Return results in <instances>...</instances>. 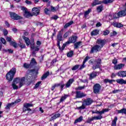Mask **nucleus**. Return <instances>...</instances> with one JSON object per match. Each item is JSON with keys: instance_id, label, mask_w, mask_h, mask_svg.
<instances>
[{"instance_id": "1", "label": "nucleus", "mask_w": 126, "mask_h": 126, "mask_svg": "<svg viewBox=\"0 0 126 126\" xmlns=\"http://www.w3.org/2000/svg\"><path fill=\"white\" fill-rule=\"evenodd\" d=\"M22 38L25 40L26 46L28 47L30 45V47L32 50H33L34 52H38V51H40V48H39V46H35V40H34V39H32L30 41V39H29V38L25 36H23Z\"/></svg>"}, {"instance_id": "2", "label": "nucleus", "mask_w": 126, "mask_h": 126, "mask_svg": "<svg viewBox=\"0 0 126 126\" xmlns=\"http://www.w3.org/2000/svg\"><path fill=\"white\" fill-rule=\"evenodd\" d=\"M16 74V68L12 67L5 75L6 80L8 82H11L14 78V76Z\"/></svg>"}, {"instance_id": "3", "label": "nucleus", "mask_w": 126, "mask_h": 126, "mask_svg": "<svg viewBox=\"0 0 126 126\" xmlns=\"http://www.w3.org/2000/svg\"><path fill=\"white\" fill-rule=\"evenodd\" d=\"M89 63L93 65V69L94 70L96 69V68H100L101 67L102 63V60L100 58H96L95 60L93 61L92 60L89 61Z\"/></svg>"}, {"instance_id": "4", "label": "nucleus", "mask_w": 126, "mask_h": 126, "mask_svg": "<svg viewBox=\"0 0 126 126\" xmlns=\"http://www.w3.org/2000/svg\"><path fill=\"white\" fill-rule=\"evenodd\" d=\"M9 14L10 18L13 19V20H21V19H23V17L19 16L14 12H9Z\"/></svg>"}, {"instance_id": "5", "label": "nucleus", "mask_w": 126, "mask_h": 126, "mask_svg": "<svg viewBox=\"0 0 126 126\" xmlns=\"http://www.w3.org/2000/svg\"><path fill=\"white\" fill-rule=\"evenodd\" d=\"M21 9L24 13L23 15L26 18H29L30 17H32L33 16L32 13H31L30 11H28L27 8L22 6Z\"/></svg>"}, {"instance_id": "6", "label": "nucleus", "mask_w": 126, "mask_h": 126, "mask_svg": "<svg viewBox=\"0 0 126 126\" xmlns=\"http://www.w3.org/2000/svg\"><path fill=\"white\" fill-rule=\"evenodd\" d=\"M41 11V7H34L32 9V16H38L40 14V12Z\"/></svg>"}, {"instance_id": "7", "label": "nucleus", "mask_w": 126, "mask_h": 126, "mask_svg": "<svg viewBox=\"0 0 126 126\" xmlns=\"http://www.w3.org/2000/svg\"><path fill=\"white\" fill-rule=\"evenodd\" d=\"M65 85L64 83H63V82L55 84L52 86L51 90L53 91V90H55V88H56V87H60L61 91H63V87H64Z\"/></svg>"}, {"instance_id": "8", "label": "nucleus", "mask_w": 126, "mask_h": 126, "mask_svg": "<svg viewBox=\"0 0 126 126\" xmlns=\"http://www.w3.org/2000/svg\"><path fill=\"white\" fill-rule=\"evenodd\" d=\"M15 79H17L16 82L17 83H19V87H22L24 84H25V77H23L22 78L20 77H16Z\"/></svg>"}, {"instance_id": "9", "label": "nucleus", "mask_w": 126, "mask_h": 126, "mask_svg": "<svg viewBox=\"0 0 126 126\" xmlns=\"http://www.w3.org/2000/svg\"><path fill=\"white\" fill-rule=\"evenodd\" d=\"M30 107H33V104L29 103H26L24 104V108L23 109V113H25L27 111H29V112H31L32 109L30 108Z\"/></svg>"}, {"instance_id": "10", "label": "nucleus", "mask_w": 126, "mask_h": 126, "mask_svg": "<svg viewBox=\"0 0 126 126\" xmlns=\"http://www.w3.org/2000/svg\"><path fill=\"white\" fill-rule=\"evenodd\" d=\"M102 50L98 45L95 44L91 48L90 53L94 54V53H97L98 52H100Z\"/></svg>"}, {"instance_id": "11", "label": "nucleus", "mask_w": 126, "mask_h": 126, "mask_svg": "<svg viewBox=\"0 0 126 126\" xmlns=\"http://www.w3.org/2000/svg\"><path fill=\"white\" fill-rule=\"evenodd\" d=\"M63 40V33L62 32H59L57 35V46L59 47V49L61 50V41Z\"/></svg>"}, {"instance_id": "12", "label": "nucleus", "mask_w": 126, "mask_h": 126, "mask_svg": "<svg viewBox=\"0 0 126 126\" xmlns=\"http://www.w3.org/2000/svg\"><path fill=\"white\" fill-rule=\"evenodd\" d=\"M6 40L7 42H9L10 46H12L15 49L17 48V43L11 40V37L7 36Z\"/></svg>"}, {"instance_id": "13", "label": "nucleus", "mask_w": 126, "mask_h": 126, "mask_svg": "<svg viewBox=\"0 0 126 126\" xmlns=\"http://www.w3.org/2000/svg\"><path fill=\"white\" fill-rule=\"evenodd\" d=\"M94 93V94H98L100 92V89H101V85L99 84H95L93 87Z\"/></svg>"}, {"instance_id": "14", "label": "nucleus", "mask_w": 126, "mask_h": 126, "mask_svg": "<svg viewBox=\"0 0 126 126\" xmlns=\"http://www.w3.org/2000/svg\"><path fill=\"white\" fill-rule=\"evenodd\" d=\"M101 118L102 117L101 116H94V117H92L91 118H88L86 123L87 124H91V122H93V121H94V120H96V121H98V120H101Z\"/></svg>"}, {"instance_id": "15", "label": "nucleus", "mask_w": 126, "mask_h": 126, "mask_svg": "<svg viewBox=\"0 0 126 126\" xmlns=\"http://www.w3.org/2000/svg\"><path fill=\"white\" fill-rule=\"evenodd\" d=\"M96 43L97 44L96 45H97L100 49H102L105 45V40L103 39H98L96 40Z\"/></svg>"}, {"instance_id": "16", "label": "nucleus", "mask_w": 126, "mask_h": 126, "mask_svg": "<svg viewBox=\"0 0 126 126\" xmlns=\"http://www.w3.org/2000/svg\"><path fill=\"white\" fill-rule=\"evenodd\" d=\"M75 94H76L75 97L78 99L83 98V97H85V96H86V94L80 91H76L75 92Z\"/></svg>"}, {"instance_id": "17", "label": "nucleus", "mask_w": 126, "mask_h": 126, "mask_svg": "<svg viewBox=\"0 0 126 126\" xmlns=\"http://www.w3.org/2000/svg\"><path fill=\"white\" fill-rule=\"evenodd\" d=\"M94 101L93 99H92L91 98H88L84 100L83 101V103L85 104L86 106H90L93 103Z\"/></svg>"}, {"instance_id": "18", "label": "nucleus", "mask_w": 126, "mask_h": 126, "mask_svg": "<svg viewBox=\"0 0 126 126\" xmlns=\"http://www.w3.org/2000/svg\"><path fill=\"white\" fill-rule=\"evenodd\" d=\"M76 40H77V36L75 35H72L68 38V40L67 42L69 43V44L71 43L74 44V43H75V42H76Z\"/></svg>"}, {"instance_id": "19", "label": "nucleus", "mask_w": 126, "mask_h": 126, "mask_svg": "<svg viewBox=\"0 0 126 126\" xmlns=\"http://www.w3.org/2000/svg\"><path fill=\"white\" fill-rule=\"evenodd\" d=\"M26 84L28 85V86H29V85H31L33 83V78H32L30 76H28L27 77H26Z\"/></svg>"}, {"instance_id": "20", "label": "nucleus", "mask_w": 126, "mask_h": 126, "mask_svg": "<svg viewBox=\"0 0 126 126\" xmlns=\"http://www.w3.org/2000/svg\"><path fill=\"white\" fill-rule=\"evenodd\" d=\"M125 67V64L120 63L118 64L114 65V68L115 70H120L123 69Z\"/></svg>"}, {"instance_id": "21", "label": "nucleus", "mask_w": 126, "mask_h": 126, "mask_svg": "<svg viewBox=\"0 0 126 126\" xmlns=\"http://www.w3.org/2000/svg\"><path fill=\"white\" fill-rule=\"evenodd\" d=\"M73 82H74V79H69L66 84H64L65 88H69L71 86Z\"/></svg>"}, {"instance_id": "22", "label": "nucleus", "mask_w": 126, "mask_h": 126, "mask_svg": "<svg viewBox=\"0 0 126 126\" xmlns=\"http://www.w3.org/2000/svg\"><path fill=\"white\" fill-rule=\"evenodd\" d=\"M88 75L89 76V79H90V80H92L93 78H95V77H96V76L98 75V72L93 71L90 74H88Z\"/></svg>"}, {"instance_id": "23", "label": "nucleus", "mask_w": 126, "mask_h": 126, "mask_svg": "<svg viewBox=\"0 0 126 126\" xmlns=\"http://www.w3.org/2000/svg\"><path fill=\"white\" fill-rule=\"evenodd\" d=\"M16 80H17V79L14 78L12 84V86L14 90H16L18 89V86L16 85V84H17L18 83H17Z\"/></svg>"}, {"instance_id": "24", "label": "nucleus", "mask_w": 126, "mask_h": 126, "mask_svg": "<svg viewBox=\"0 0 126 126\" xmlns=\"http://www.w3.org/2000/svg\"><path fill=\"white\" fill-rule=\"evenodd\" d=\"M37 64V62H36V60L35 58H32L30 63V65H31V67H34Z\"/></svg>"}, {"instance_id": "25", "label": "nucleus", "mask_w": 126, "mask_h": 126, "mask_svg": "<svg viewBox=\"0 0 126 126\" xmlns=\"http://www.w3.org/2000/svg\"><path fill=\"white\" fill-rule=\"evenodd\" d=\"M58 7H55L53 6H50L48 9V11H51V12H56L58 10Z\"/></svg>"}, {"instance_id": "26", "label": "nucleus", "mask_w": 126, "mask_h": 126, "mask_svg": "<svg viewBox=\"0 0 126 126\" xmlns=\"http://www.w3.org/2000/svg\"><path fill=\"white\" fill-rule=\"evenodd\" d=\"M117 75L119 77H126L125 71H120L117 73Z\"/></svg>"}, {"instance_id": "27", "label": "nucleus", "mask_w": 126, "mask_h": 126, "mask_svg": "<svg viewBox=\"0 0 126 126\" xmlns=\"http://www.w3.org/2000/svg\"><path fill=\"white\" fill-rule=\"evenodd\" d=\"M67 97H69V95L64 94V95L61 97L60 100V103H63V102L64 101V100H65Z\"/></svg>"}, {"instance_id": "28", "label": "nucleus", "mask_w": 126, "mask_h": 126, "mask_svg": "<svg viewBox=\"0 0 126 126\" xmlns=\"http://www.w3.org/2000/svg\"><path fill=\"white\" fill-rule=\"evenodd\" d=\"M116 82H117V83H119V84H121L122 85H123V84H126V80H125L123 79H119L116 80Z\"/></svg>"}, {"instance_id": "29", "label": "nucleus", "mask_w": 126, "mask_h": 126, "mask_svg": "<svg viewBox=\"0 0 126 126\" xmlns=\"http://www.w3.org/2000/svg\"><path fill=\"white\" fill-rule=\"evenodd\" d=\"M102 3L101 1H99V0H94V2L92 3V6H95V5H97V4H101Z\"/></svg>"}, {"instance_id": "30", "label": "nucleus", "mask_w": 126, "mask_h": 126, "mask_svg": "<svg viewBox=\"0 0 126 126\" xmlns=\"http://www.w3.org/2000/svg\"><path fill=\"white\" fill-rule=\"evenodd\" d=\"M118 114H122V115H126V109L123 108L121 110H117Z\"/></svg>"}, {"instance_id": "31", "label": "nucleus", "mask_w": 126, "mask_h": 126, "mask_svg": "<svg viewBox=\"0 0 126 126\" xmlns=\"http://www.w3.org/2000/svg\"><path fill=\"white\" fill-rule=\"evenodd\" d=\"M73 24V21H71L68 23H67L65 24L64 26V28L65 29H66V28H68V27H69V26L72 25Z\"/></svg>"}, {"instance_id": "32", "label": "nucleus", "mask_w": 126, "mask_h": 126, "mask_svg": "<svg viewBox=\"0 0 126 126\" xmlns=\"http://www.w3.org/2000/svg\"><path fill=\"white\" fill-rule=\"evenodd\" d=\"M98 34H99V30H94L91 33L92 36H96L98 35Z\"/></svg>"}, {"instance_id": "33", "label": "nucleus", "mask_w": 126, "mask_h": 126, "mask_svg": "<svg viewBox=\"0 0 126 126\" xmlns=\"http://www.w3.org/2000/svg\"><path fill=\"white\" fill-rule=\"evenodd\" d=\"M92 11V9L91 8L88 9L87 11H86L84 13V16L85 18H87V16L88 15H89V13H90Z\"/></svg>"}, {"instance_id": "34", "label": "nucleus", "mask_w": 126, "mask_h": 126, "mask_svg": "<svg viewBox=\"0 0 126 126\" xmlns=\"http://www.w3.org/2000/svg\"><path fill=\"white\" fill-rule=\"evenodd\" d=\"M67 45H69V43L68 42H66L65 43L63 44L62 48H61V49H59V50L63 52V50L65 48V47H66Z\"/></svg>"}, {"instance_id": "35", "label": "nucleus", "mask_w": 126, "mask_h": 126, "mask_svg": "<svg viewBox=\"0 0 126 126\" xmlns=\"http://www.w3.org/2000/svg\"><path fill=\"white\" fill-rule=\"evenodd\" d=\"M83 120V116H80L78 119H76L74 122V124H77L78 123H81V122H82V120Z\"/></svg>"}, {"instance_id": "36", "label": "nucleus", "mask_w": 126, "mask_h": 126, "mask_svg": "<svg viewBox=\"0 0 126 126\" xmlns=\"http://www.w3.org/2000/svg\"><path fill=\"white\" fill-rule=\"evenodd\" d=\"M118 121V117H115L114 119L112 121L111 126H117V121Z\"/></svg>"}, {"instance_id": "37", "label": "nucleus", "mask_w": 126, "mask_h": 126, "mask_svg": "<svg viewBox=\"0 0 126 126\" xmlns=\"http://www.w3.org/2000/svg\"><path fill=\"white\" fill-rule=\"evenodd\" d=\"M113 25L115 27H117L118 28H121V27H123V24L119 23H113Z\"/></svg>"}, {"instance_id": "38", "label": "nucleus", "mask_w": 126, "mask_h": 126, "mask_svg": "<svg viewBox=\"0 0 126 126\" xmlns=\"http://www.w3.org/2000/svg\"><path fill=\"white\" fill-rule=\"evenodd\" d=\"M14 105V103H8L5 107L6 110H8L9 111L10 110V107L13 106Z\"/></svg>"}, {"instance_id": "39", "label": "nucleus", "mask_w": 126, "mask_h": 126, "mask_svg": "<svg viewBox=\"0 0 126 126\" xmlns=\"http://www.w3.org/2000/svg\"><path fill=\"white\" fill-rule=\"evenodd\" d=\"M114 1V0H103L102 3L104 4H108V3H112Z\"/></svg>"}, {"instance_id": "40", "label": "nucleus", "mask_w": 126, "mask_h": 126, "mask_svg": "<svg viewBox=\"0 0 126 126\" xmlns=\"http://www.w3.org/2000/svg\"><path fill=\"white\" fill-rule=\"evenodd\" d=\"M103 5H100L97 6V8H96L97 12H101V11L103 10Z\"/></svg>"}, {"instance_id": "41", "label": "nucleus", "mask_w": 126, "mask_h": 126, "mask_svg": "<svg viewBox=\"0 0 126 126\" xmlns=\"http://www.w3.org/2000/svg\"><path fill=\"white\" fill-rule=\"evenodd\" d=\"M3 52H4V53H7V52H9V54H13V50L10 49H8L7 50L6 49H3Z\"/></svg>"}, {"instance_id": "42", "label": "nucleus", "mask_w": 126, "mask_h": 126, "mask_svg": "<svg viewBox=\"0 0 126 126\" xmlns=\"http://www.w3.org/2000/svg\"><path fill=\"white\" fill-rule=\"evenodd\" d=\"M86 105L82 102V104L81 106H80L79 107H77L78 110H84V109H86Z\"/></svg>"}, {"instance_id": "43", "label": "nucleus", "mask_w": 126, "mask_h": 126, "mask_svg": "<svg viewBox=\"0 0 126 126\" xmlns=\"http://www.w3.org/2000/svg\"><path fill=\"white\" fill-rule=\"evenodd\" d=\"M80 44H81V42L79 41L77 42H76L75 43H74V49H78V47H79V46H80Z\"/></svg>"}, {"instance_id": "44", "label": "nucleus", "mask_w": 126, "mask_h": 126, "mask_svg": "<svg viewBox=\"0 0 126 126\" xmlns=\"http://www.w3.org/2000/svg\"><path fill=\"white\" fill-rule=\"evenodd\" d=\"M48 77V71H47L45 74H44L41 78V80H44Z\"/></svg>"}, {"instance_id": "45", "label": "nucleus", "mask_w": 126, "mask_h": 126, "mask_svg": "<svg viewBox=\"0 0 126 126\" xmlns=\"http://www.w3.org/2000/svg\"><path fill=\"white\" fill-rule=\"evenodd\" d=\"M18 45L19 47L21 48V49H25V48H26V45H25V44L22 43L21 42L20 44H18Z\"/></svg>"}, {"instance_id": "46", "label": "nucleus", "mask_w": 126, "mask_h": 126, "mask_svg": "<svg viewBox=\"0 0 126 126\" xmlns=\"http://www.w3.org/2000/svg\"><path fill=\"white\" fill-rule=\"evenodd\" d=\"M73 56V52L72 51H70V52H68L67 54V57L68 58H71Z\"/></svg>"}, {"instance_id": "47", "label": "nucleus", "mask_w": 126, "mask_h": 126, "mask_svg": "<svg viewBox=\"0 0 126 126\" xmlns=\"http://www.w3.org/2000/svg\"><path fill=\"white\" fill-rule=\"evenodd\" d=\"M41 83H42L41 81L37 82V83L34 86V87H33V89H36L38 88V87H39V86H40V84H41Z\"/></svg>"}, {"instance_id": "48", "label": "nucleus", "mask_w": 126, "mask_h": 126, "mask_svg": "<svg viewBox=\"0 0 126 126\" xmlns=\"http://www.w3.org/2000/svg\"><path fill=\"white\" fill-rule=\"evenodd\" d=\"M0 40L1 41V43L3 44L4 45H6V40L3 37H0Z\"/></svg>"}, {"instance_id": "49", "label": "nucleus", "mask_w": 126, "mask_h": 126, "mask_svg": "<svg viewBox=\"0 0 126 126\" xmlns=\"http://www.w3.org/2000/svg\"><path fill=\"white\" fill-rule=\"evenodd\" d=\"M119 17H120V16L119 15V13H116L113 15V19H117V18H119Z\"/></svg>"}, {"instance_id": "50", "label": "nucleus", "mask_w": 126, "mask_h": 126, "mask_svg": "<svg viewBox=\"0 0 126 126\" xmlns=\"http://www.w3.org/2000/svg\"><path fill=\"white\" fill-rule=\"evenodd\" d=\"M86 87V86H85V85H84L83 86L81 87V86H80V87H78L77 88H76V90H82L83 89H84Z\"/></svg>"}, {"instance_id": "51", "label": "nucleus", "mask_w": 126, "mask_h": 126, "mask_svg": "<svg viewBox=\"0 0 126 126\" xmlns=\"http://www.w3.org/2000/svg\"><path fill=\"white\" fill-rule=\"evenodd\" d=\"M80 66L79 64L75 65L72 68V70H76Z\"/></svg>"}, {"instance_id": "52", "label": "nucleus", "mask_w": 126, "mask_h": 126, "mask_svg": "<svg viewBox=\"0 0 126 126\" xmlns=\"http://www.w3.org/2000/svg\"><path fill=\"white\" fill-rule=\"evenodd\" d=\"M95 114H99V115L97 117H101V119H103V116H102V111H95Z\"/></svg>"}, {"instance_id": "53", "label": "nucleus", "mask_w": 126, "mask_h": 126, "mask_svg": "<svg viewBox=\"0 0 126 126\" xmlns=\"http://www.w3.org/2000/svg\"><path fill=\"white\" fill-rule=\"evenodd\" d=\"M36 26H40V27H44V24L43 23H41L39 22H38L36 23Z\"/></svg>"}, {"instance_id": "54", "label": "nucleus", "mask_w": 126, "mask_h": 126, "mask_svg": "<svg viewBox=\"0 0 126 126\" xmlns=\"http://www.w3.org/2000/svg\"><path fill=\"white\" fill-rule=\"evenodd\" d=\"M23 66L25 67V68H29V67H31L30 64H27V63H24Z\"/></svg>"}, {"instance_id": "55", "label": "nucleus", "mask_w": 126, "mask_h": 126, "mask_svg": "<svg viewBox=\"0 0 126 126\" xmlns=\"http://www.w3.org/2000/svg\"><path fill=\"white\" fill-rule=\"evenodd\" d=\"M3 34L4 36H7V34H8V31H7V30L4 29L3 31Z\"/></svg>"}, {"instance_id": "56", "label": "nucleus", "mask_w": 126, "mask_h": 126, "mask_svg": "<svg viewBox=\"0 0 126 126\" xmlns=\"http://www.w3.org/2000/svg\"><path fill=\"white\" fill-rule=\"evenodd\" d=\"M85 63H83V64L82 65H79V69L80 70H81V69H83V68H84V67H85Z\"/></svg>"}, {"instance_id": "57", "label": "nucleus", "mask_w": 126, "mask_h": 126, "mask_svg": "<svg viewBox=\"0 0 126 126\" xmlns=\"http://www.w3.org/2000/svg\"><path fill=\"white\" fill-rule=\"evenodd\" d=\"M58 18H59V16L57 15H55L51 18V20H52V19H54V20H57Z\"/></svg>"}, {"instance_id": "58", "label": "nucleus", "mask_w": 126, "mask_h": 126, "mask_svg": "<svg viewBox=\"0 0 126 126\" xmlns=\"http://www.w3.org/2000/svg\"><path fill=\"white\" fill-rule=\"evenodd\" d=\"M69 32H66L63 36V38L64 39H65V38H67V37H68V35H69Z\"/></svg>"}, {"instance_id": "59", "label": "nucleus", "mask_w": 126, "mask_h": 126, "mask_svg": "<svg viewBox=\"0 0 126 126\" xmlns=\"http://www.w3.org/2000/svg\"><path fill=\"white\" fill-rule=\"evenodd\" d=\"M110 33V31L109 30H105L103 32V35L104 36H106V35H108Z\"/></svg>"}, {"instance_id": "60", "label": "nucleus", "mask_w": 126, "mask_h": 126, "mask_svg": "<svg viewBox=\"0 0 126 126\" xmlns=\"http://www.w3.org/2000/svg\"><path fill=\"white\" fill-rule=\"evenodd\" d=\"M107 112H109V109L106 108V109H102V110L101 111V114L102 115H103V114H104Z\"/></svg>"}, {"instance_id": "61", "label": "nucleus", "mask_w": 126, "mask_h": 126, "mask_svg": "<svg viewBox=\"0 0 126 126\" xmlns=\"http://www.w3.org/2000/svg\"><path fill=\"white\" fill-rule=\"evenodd\" d=\"M20 102H21V99L18 98L16 99L14 102H12V103H14V104H17L18 103H20Z\"/></svg>"}, {"instance_id": "62", "label": "nucleus", "mask_w": 126, "mask_h": 126, "mask_svg": "<svg viewBox=\"0 0 126 126\" xmlns=\"http://www.w3.org/2000/svg\"><path fill=\"white\" fill-rule=\"evenodd\" d=\"M121 90H114L112 91L113 94H116V93H119V92H120Z\"/></svg>"}, {"instance_id": "63", "label": "nucleus", "mask_w": 126, "mask_h": 126, "mask_svg": "<svg viewBox=\"0 0 126 126\" xmlns=\"http://www.w3.org/2000/svg\"><path fill=\"white\" fill-rule=\"evenodd\" d=\"M89 59H90L89 57L87 56L86 58H85V59L84 60L83 63H86V62H87L88 60H89Z\"/></svg>"}, {"instance_id": "64", "label": "nucleus", "mask_w": 126, "mask_h": 126, "mask_svg": "<svg viewBox=\"0 0 126 126\" xmlns=\"http://www.w3.org/2000/svg\"><path fill=\"white\" fill-rule=\"evenodd\" d=\"M112 63H114V64H115V65H116V64H117V63H118V60L116 59H113Z\"/></svg>"}]
</instances>
